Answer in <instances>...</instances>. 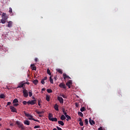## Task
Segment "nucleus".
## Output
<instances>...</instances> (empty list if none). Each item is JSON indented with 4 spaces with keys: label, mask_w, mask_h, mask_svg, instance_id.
<instances>
[{
    "label": "nucleus",
    "mask_w": 130,
    "mask_h": 130,
    "mask_svg": "<svg viewBox=\"0 0 130 130\" xmlns=\"http://www.w3.org/2000/svg\"><path fill=\"white\" fill-rule=\"evenodd\" d=\"M73 83L72 82L71 80H69V82H67L66 85L70 89L71 86H72Z\"/></svg>",
    "instance_id": "6e6552de"
},
{
    "label": "nucleus",
    "mask_w": 130,
    "mask_h": 130,
    "mask_svg": "<svg viewBox=\"0 0 130 130\" xmlns=\"http://www.w3.org/2000/svg\"><path fill=\"white\" fill-rule=\"evenodd\" d=\"M24 124H26V125H30V121L28 120H25L24 122Z\"/></svg>",
    "instance_id": "412c9836"
},
{
    "label": "nucleus",
    "mask_w": 130,
    "mask_h": 130,
    "mask_svg": "<svg viewBox=\"0 0 130 130\" xmlns=\"http://www.w3.org/2000/svg\"><path fill=\"white\" fill-rule=\"evenodd\" d=\"M53 116V115H52V114L51 113H49V115H48V119L50 120L51 118H52V117Z\"/></svg>",
    "instance_id": "a878e982"
},
{
    "label": "nucleus",
    "mask_w": 130,
    "mask_h": 130,
    "mask_svg": "<svg viewBox=\"0 0 130 130\" xmlns=\"http://www.w3.org/2000/svg\"><path fill=\"white\" fill-rule=\"evenodd\" d=\"M0 126H2V124L0 123Z\"/></svg>",
    "instance_id": "bf43d9fd"
},
{
    "label": "nucleus",
    "mask_w": 130,
    "mask_h": 130,
    "mask_svg": "<svg viewBox=\"0 0 130 130\" xmlns=\"http://www.w3.org/2000/svg\"><path fill=\"white\" fill-rule=\"evenodd\" d=\"M75 106L76 107H79V103H75Z\"/></svg>",
    "instance_id": "a18cd8bd"
},
{
    "label": "nucleus",
    "mask_w": 130,
    "mask_h": 130,
    "mask_svg": "<svg viewBox=\"0 0 130 130\" xmlns=\"http://www.w3.org/2000/svg\"><path fill=\"white\" fill-rule=\"evenodd\" d=\"M47 92H48V93H52V90H51V89H47Z\"/></svg>",
    "instance_id": "72a5a7b5"
},
{
    "label": "nucleus",
    "mask_w": 130,
    "mask_h": 130,
    "mask_svg": "<svg viewBox=\"0 0 130 130\" xmlns=\"http://www.w3.org/2000/svg\"><path fill=\"white\" fill-rule=\"evenodd\" d=\"M2 19L4 20L6 22L7 20H8V16H7V14L6 13H3L2 16Z\"/></svg>",
    "instance_id": "f03ea898"
},
{
    "label": "nucleus",
    "mask_w": 130,
    "mask_h": 130,
    "mask_svg": "<svg viewBox=\"0 0 130 130\" xmlns=\"http://www.w3.org/2000/svg\"><path fill=\"white\" fill-rule=\"evenodd\" d=\"M58 123L60 124V125H64V123L62 121H58Z\"/></svg>",
    "instance_id": "bb28decb"
},
{
    "label": "nucleus",
    "mask_w": 130,
    "mask_h": 130,
    "mask_svg": "<svg viewBox=\"0 0 130 130\" xmlns=\"http://www.w3.org/2000/svg\"><path fill=\"white\" fill-rule=\"evenodd\" d=\"M9 13H13V9L12 8H9Z\"/></svg>",
    "instance_id": "79ce46f5"
},
{
    "label": "nucleus",
    "mask_w": 130,
    "mask_h": 130,
    "mask_svg": "<svg viewBox=\"0 0 130 130\" xmlns=\"http://www.w3.org/2000/svg\"><path fill=\"white\" fill-rule=\"evenodd\" d=\"M79 122H81V121H83L82 120V118H79Z\"/></svg>",
    "instance_id": "3c124183"
},
{
    "label": "nucleus",
    "mask_w": 130,
    "mask_h": 130,
    "mask_svg": "<svg viewBox=\"0 0 130 130\" xmlns=\"http://www.w3.org/2000/svg\"><path fill=\"white\" fill-rule=\"evenodd\" d=\"M10 125H11V126H13L14 125V124H13V123H10Z\"/></svg>",
    "instance_id": "5fc2aeb1"
},
{
    "label": "nucleus",
    "mask_w": 130,
    "mask_h": 130,
    "mask_svg": "<svg viewBox=\"0 0 130 130\" xmlns=\"http://www.w3.org/2000/svg\"><path fill=\"white\" fill-rule=\"evenodd\" d=\"M2 106L0 105V107H1Z\"/></svg>",
    "instance_id": "680f3d73"
},
{
    "label": "nucleus",
    "mask_w": 130,
    "mask_h": 130,
    "mask_svg": "<svg viewBox=\"0 0 130 130\" xmlns=\"http://www.w3.org/2000/svg\"><path fill=\"white\" fill-rule=\"evenodd\" d=\"M56 71L59 73V74H62V71H61L60 69H56Z\"/></svg>",
    "instance_id": "cd10ccee"
},
{
    "label": "nucleus",
    "mask_w": 130,
    "mask_h": 130,
    "mask_svg": "<svg viewBox=\"0 0 130 130\" xmlns=\"http://www.w3.org/2000/svg\"><path fill=\"white\" fill-rule=\"evenodd\" d=\"M27 104H30V105H34V104H36V100H32V101H28L27 102Z\"/></svg>",
    "instance_id": "39448f33"
},
{
    "label": "nucleus",
    "mask_w": 130,
    "mask_h": 130,
    "mask_svg": "<svg viewBox=\"0 0 130 130\" xmlns=\"http://www.w3.org/2000/svg\"><path fill=\"white\" fill-rule=\"evenodd\" d=\"M25 116H26L27 117H28V119L29 120H32V119H33V116L29 114H27V113H25Z\"/></svg>",
    "instance_id": "0eeeda50"
},
{
    "label": "nucleus",
    "mask_w": 130,
    "mask_h": 130,
    "mask_svg": "<svg viewBox=\"0 0 130 130\" xmlns=\"http://www.w3.org/2000/svg\"><path fill=\"white\" fill-rule=\"evenodd\" d=\"M62 112L63 113V114L66 116L68 115V113H67V111H66V109L63 108L62 109Z\"/></svg>",
    "instance_id": "5701e85b"
},
{
    "label": "nucleus",
    "mask_w": 130,
    "mask_h": 130,
    "mask_svg": "<svg viewBox=\"0 0 130 130\" xmlns=\"http://www.w3.org/2000/svg\"><path fill=\"white\" fill-rule=\"evenodd\" d=\"M23 94L24 97H25V98H27V97L29 96V94H28V91L26 89H24L23 90Z\"/></svg>",
    "instance_id": "20e7f679"
},
{
    "label": "nucleus",
    "mask_w": 130,
    "mask_h": 130,
    "mask_svg": "<svg viewBox=\"0 0 130 130\" xmlns=\"http://www.w3.org/2000/svg\"><path fill=\"white\" fill-rule=\"evenodd\" d=\"M56 127H57L58 130H62V129H61V128H60V127H59L58 126H57Z\"/></svg>",
    "instance_id": "09e8293b"
},
{
    "label": "nucleus",
    "mask_w": 130,
    "mask_h": 130,
    "mask_svg": "<svg viewBox=\"0 0 130 130\" xmlns=\"http://www.w3.org/2000/svg\"><path fill=\"white\" fill-rule=\"evenodd\" d=\"M28 94H29V97H32V95H33V93H32V91H29L28 92Z\"/></svg>",
    "instance_id": "4c0bfd02"
},
{
    "label": "nucleus",
    "mask_w": 130,
    "mask_h": 130,
    "mask_svg": "<svg viewBox=\"0 0 130 130\" xmlns=\"http://www.w3.org/2000/svg\"><path fill=\"white\" fill-rule=\"evenodd\" d=\"M68 79H70L71 80V79H72V78H71V77H70V76H69V77H68Z\"/></svg>",
    "instance_id": "4d7b16f0"
},
{
    "label": "nucleus",
    "mask_w": 130,
    "mask_h": 130,
    "mask_svg": "<svg viewBox=\"0 0 130 130\" xmlns=\"http://www.w3.org/2000/svg\"><path fill=\"white\" fill-rule=\"evenodd\" d=\"M57 100L61 104H63V99L61 96H57Z\"/></svg>",
    "instance_id": "423d86ee"
},
{
    "label": "nucleus",
    "mask_w": 130,
    "mask_h": 130,
    "mask_svg": "<svg viewBox=\"0 0 130 130\" xmlns=\"http://www.w3.org/2000/svg\"><path fill=\"white\" fill-rule=\"evenodd\" d=\"M11 102H8L7 103V106H9L11 105Z\"/></svg>",
    "instance_id": "de8ad7c7"
},
{
    "label": "nucleus",
    "mask_w": 130,
    "mask_h": 130,
    "mask_svg": "<svg viewBox=\"0 0 130 130\" xmlns=\"http://www.w3.org/2000/svg\"><path fill=\"white\" fill-rule=\"evenodd\" d=\"M24 83H20L17 87V89L19 88H23V87H24Z\"/></svg>",
    "instance_id": "a211bd4d"
},
{
    "label": "nucleus",
    "mask_w": 130,
    "mask_h": 130,
    "mask_svg": "<svg viewBox=\"0 0 130 130\" xmlns=\"http://www.w3.org/2000/svg\"><path fill=\"white\" fill-rule=\"evenodd\" d=\"M59 96H60L61 97H62L63 98H64V99H67L68 98V96H67L64 94H60Z\"/></svg>",
    "instance_id": "2eb2a0df"
},
{
    "label": "nucleus",
    "mask_w": 130,
    "mask_h": 130,
    "mask_svg": "<svg viewBox=\"0 0 130 130\" xmlns=\"http://www.w3.org/2000/svg\"><path fill=\"white\" fill-rule=\"evenodd\" d=\"M18 102H19V101L17 99H15L13 101V103H18Z\"/></svg>",
    "instance_id": "2f4dec72"
},
{
    "label": "nucleus",
    "mask_w": 130,
    "mask_h": 130,
    "mask_svg": "<svg viewBox=\"0 0 130 130\" xmlns=\"http://www.w3.org/2000/svg\"><path fill=\"white\" fill-rule=\"evenodd\" d=\"M32 83H34V84L35 85H37V84H38V80H37V79L34 80L32 81Z\"/></svg>",
    "instance_id": "393cba45"
},
{
    "label": "nucleus",
    "mask_w": 130,
    "mask_h": 130,
    "mask_svg": "<svg viewBox=\"0 0 130 130\" xmlns=\"http://www.w3.org/2000/svg\"><path fill=\"white\" fill-rule=\"evenodd\" d=\"M0 120H2V118H0Z\"/></svg>",
    "instance_id": "052dcab7"
},
{
    "label": "nucleus",
    "mask_w": 130,
    "mask_h": 130,
    "mask_svg": "<svg viewBox=\"0 0 130 130\" xmlns=\"http://www.w3.org/2000/svg\"><path fill=\"white\" fill-rule=\"evenodd\" d=\"M49 120H50V121H57V118L52 117Z\"/></svg>",
    "instance_id": "6ab92c4d"
},
{
    "label": "nucleus",
    "mask_w": 130,
    "mask_h": 130,
    "mask_svg": "<svg viewBox=\"0 0 130 130\" xmlns=\"http://www.w3.org/2000/svg\"><path fill=\"white\" fill-rule=\"evenodd\" d=\"M63 77L64 80H66V79H68V78H69V76L67 75L66 73L63 74Z\"/></svg>",
    "instance_id": "dca6fc26"
},
{
    "label": "nucleus",
    "mask_w": 130,
    "mask_h": 130,
    "mask_svg": "<svg viewBox=\"0 0 130 130\" xmlns=\"http://www.w3.org/2000/svg\"><path fill=\"white\" fill-rule=\"evenodd\" d=\"M16 123L17 125H18L19 128H21V129H24L25 127L24 126V124L22 123V122L19 121H16Z\"/></svg>",
    "instance_id": "f257e3e1"
},
{
    "label": "nucleus",
    "mask_w": 130,
    "mask_h": 130,
    "mask_svg": "<svg viewBox=\"0 0 130 130\" xmlns=\"http://www.w3.org/2000/svg\"><path fill=\"white\" fill-rule=\"evenodd\" d=\"M22 103H23V105H26V104H28V102H26V101H24Z\"/></svg>",
    "instance_id": "ea45409f"
},
{
    "label": "nucleus",
    "mask_w": 130,
    "mask_h": 130,
    "mask_svg": "<svg viewBox=\"0 0 130 130\" xmlns=\"http://www.w3.org/2000/svg\"><path fill=\"white\" fill-rule=\"evenodd\" d=\"M89 122L91 125H93V124H95V121L94 120H92V119L91 118H89Z\"/></svg>",
    "instance_id": "9b49d317"
},
{
    "label": "nucleus",
    "mask_w": 130,
    "mask_h": 130,
    "mask_svg": "<svg viewBox=\"0 0 130 130\" xmlns=\"http://www.w3.org/2000/svg\"><path fill=\"white\" fill-rule=\"evenodd\" d=\"M65 116L67 118V121H69V120H71L72 119V118L71 117V116H69V115H66Z\"/></svg>",
    "instance_id": "4468645a"
},
{
    "label": "nucleus",
    "mask_w": 130,
    "mask_h": 130,
    "mask_svg": "<svg viewBox=\"0 0 130 130\" xmlns=\"http://www.w3.org/2000/svg\"><path fill=\"white\" fill-rule=\"evenodd\" d=\"M38 61V58H35V61L37 62Z\"/></svg>",
    "instance_id": "603ef678"
},
{
    "label": "nucleus",
    "mask_w": 130,
    "mask_h": 130,
    "mask_svg": "<svg viewBox=\"0 0 130 130\" xmlns=\"http://www.w3.org/2000/svg\"><path fill=\"white\" fill-rule=\"evenodd\" d=\"M66 118V116H64V115H62L60 117L61 120H65Z\"/></svg>",
    "instance_id": "aec40b11"
},
{
    "label": "nucleus",
    "mask_w": 130,
    "mask_h": 130,
    "mask_svg": "<svg viewBox=\"0 0 130 130\" xmlns=\"http://www.w3.org/2000/svg\"><path fill=\"white\" fill-rule=\"evenodd\" d=\"M32 120H34V121H36L37 122H39V123H40V121L38 119H35L34 118H32Z\"/></svg>",
    "instance_id": "c9c22d12"
},
{
    "label": "nucleus",
    "mask_w": 130,
    "mask_h": 130,
    "mask_svg": "<svg viewBox=\"0 0 130 130\" xmlns=\"http://www.w3.org/2000/svg\"><path fill=\"white\" fill-rule=\"evenodd\" d=\"M79 124L81 125V126H83L84 125V123H83V121L81 122H79Z\"/></svg>",
    "instance_id": "58836bf2"
},
{
    "label": "nucleus",
    "mask_w": 130,
    "mask_h": 130,
    "mask_svg": "<svg viewBox=\"0 0 130 130\" xmlns=\"http://www.w3.org/2000/svg\"><path fill=\"white\" fill-rule=\"evenodd\" d=\"M36 113H37V114H42V113H44V111H36Z\"/></svg>",
    "instance_id": "b1692460"
},
{
    "label": "nucleus",
    "mask_w": 130,
    "mask_h": 130,
    "mask_svg": "<svg viewBox=\"0 0 130 130\" xmlns=\"http://www.w3.org/2000/svg\"><path fill=\"white\" fill-rule=\"evenodd\" d=\"M40 117H41L42 116H41V115H39Z\"/></svg>",
    "instance_id": "13d9d810"
},
{
    "label": "nucleus",
    "mask_w": 130,
    "mask_h": 130,
    "mask_svg": "<svg viewBox=\"0 0 130 130\" xmlns=\"http://www.w3.org/2000/svg\"><path fill=\"white\" fill-rule=\"evenodd\" d=\"M10 109H11L12 112H17V109H16V108L12 106L10 107Z\"/></svg>",
    "instance_id": "1a4fd4ad"
},
{
    "label": "nucleus",
    "mask_w": 130,
    "mask_h": 130,
    "mask_svg": "<svg viewBox=\"0 0 130 130\" xmlns=\"http://www.w3.org/2000/svg\"><path fill=\"white\" fill-rule=\"evenodd\" d=\"M40 128V126L39 125H36L34 126V128Z\"/></svg>",
    "instance_id": "c03bdc74"
},
{
    "label": "nucleus",
    "mask_w": 130,
    "mask_h": 130,
    "mask_svg": "<svg viewBox=\"0 0 130 130\" xmlns=\"http://www.w3.org/2000/svg\"><path fill=\"white\" fill-rule=\"evenodd\" d=\"M7 27H8V28H12V27H13V22L12 21L8 22Z\"/></svg>",
    "instance_id": "9d476101"
},
{
    "label": "nucleus",
    "mask_w": 130,
    "mask_h": 130,
    "mask_svg": "<svg viewBox=\"0 0 130 130\" xmlns=\"http://www.w3.org/2000/svg\"><path fill=\"white\" fill-rule=\"evenodd\" d=\"M54 108L55 110H56V111H58V110H59L58 109V105H57V104H55V105L54 106Z\"/></svg>",
    "instance_id": "ddd939ff"
},
{
    "label": "nucleus",
    "mask_w": 130,
    "mask_h": 130,
    "mask_svg": "<svg viewBox=\"0 0 130 130\" xmlns=\"http://www.w3.org/2000/svg\"><path fill=\"white\" fill-rule=\"evenodd\" d=\"M54 80H55V81H56V77H54Z\"/></svg>",
    "instance_id": "6e6d98bb"
},
{
    "label": "nucleus",
    "mask_w": 130,
    "mask_h": 130,
    "mask_svg": "<svg viewBox=\"0 0 130 130\" xmlns=\"http://www.w3.org/2000/svg\"><path fill=\"white\" fill-rule=\"evenodd\" d=\"M78 115H80V116H81V117H83V116H84V114L81 112H78Z\"/></svg>",
    "instance_id": "7c9ffc66"
},
{
    "label": "nucleus",
    "mask_w": 130,
    "mask_h": 130,
    "mask_svg": "<svg viewBox=\"0 0 130 130\" xmlns=\"http://www.w3.org/2000/svg\"><path fill=\"white\" fill-rule=\"evenodd\" d=\"M84 121H85V124H86V125L88 124V119H85Z\"/></svg>",
    "instance_id": "a19ab883"
},
{
    "label": "nucleus",
    "mask_w": 130,
    "mask_h": 130,
    "mask_svg": "<svg viewBox=\"0 0 130 130\" xmlns=\"http://www.w3.org/2000/svg\"><path fill=\"white\" fill-rule=\"evenodd\" d=\"M45 90H46V88H43L42 89V91H45Z\"/></svg>",
    "instance_id": "864d4df0"
},
{
    "label": "nucleus",
    "mask_w": 130,
    "mask_h": 130,
    "mask_svg": "<svg viewBox=\"0 0 130 130\" xmlns=\"http://www.w3.org/2000/svg\"><path fill=\"white\" fill-rule=\"evenodd\" d=\"M0 98L1 99H5V98H6V95H5L4 94H0Z\"/></svg>",
    "instance_id": "4be33fe9"
},
{
    "label": "nucleus",
    "mask_w": 130,
    "mask_h": 130,
    "mask_svg": "<svg viewBox=\"0 0 130 130\" xmlns=\"http://www.w3.org/2000/svg\"><path fill=\"white\" fill-rule=\"evenodd\" d=\"M48 75H49V76H51V72H50V70L49 69H48L47 70Z\"/></svg>",
    "instance_id": "c85d7f7f"
},
{
    "label": "nucleus",
    "mask_w": 130,
    "mask_h": 130,
    "mask_svg": "<svg viewBox=\"0 0 130 130\" xmlns=\"http://www.w3.org/2000/svg\"><path fill=\"white\" fill-rule=\"evenodd\" d=\"M19 106V104H14L13 106L17 107V106Z\"/></svg>",
    "instance_id": "49530a36"
},
{
    "label": "nucleus",
    "mask_w": 130,
    "mask_h": 130,
    "mask_svg": "<svg viewBox=\"0 0 130 130\" xmlns=\"http://www.w3.org/2000/svg\"><path fill=\"white\" fill-rule=\"evenodd\" d=\"M0 23H2V24H6V21L5 20H4V19H2Z\"/></svg>",
    "instance_id": "e433bc0d"
},
{
    "label": "nucleus",
    "mask_w": 130,
    "mask_h": 130,
    "mask_svg": "<svg viewBox=\"0 0 130 130\" xmlns=\"http://www.w3.org/2000/svg\"><path fill=\"white\" fill-rule=\"evenodd\" d=\"M43 80H44V81L47 80V77H45L44 79H43Z\"/></svg>",
    "instance_id": "8fccbe9b"
},
{
    "label": "nucleus",
    "mask_w": 130,
    "mask_h": 130,
    "mask_svg": "<svg viewBox=\"0 0 130 130\" xmlns=\"http://www.w3.org/2000/svg\"><path fill=\"white\" fill-rule=\"evenodd\" d=\"M49 80L51 84H53V79L51 78V76L49 77Z\"/></svg>",
    "instance_id": "c756f323"
},
{
    "label": "nucleus",
    "mask_w": 130,
    "mask_h": 130,
    "mask_svg": "<svg viewBox=\"0 0 130 130\" xmlns=\"http://www.w3.org/2000/svg\"><path fill=\"white\" fill-rule=\"evenodd\" d=\"M41 83L42 84V85H44V84H45V82L44 81V80L42 79L41 80Z\"/></svg>",
    "instance_id": "37998d69"
},
{
    "label": "nucleus",
    "mask_w": 130,
    "mask_h": 130,
    "mask_svg": "<svg viewBox=\"0 0 130 130\" xmlns=\"http://www.w3.org/2000/svg\"><path fill=\"white\" fill-rule=\"evenodd\" d=\"M46 100H47L48 102H49V101H50V96H49V95H46Z\"/></svg>",
    "instance_id": "f3484780"
},
{
    "label": "nucleus",
    "mask_w": 130,
    "mask_h": 130,
    "mask_svg": "<svg viewBox=\"0 0 130 130\" xmlns=\"http://www.w3.org/2000/svg\"><path fill=\"white\" fill-rule=\"evenodd\" d=\"M41 103H42V101L41 100H38V105L39 106H41Z\"/></svg>",
    "instance_id": "f704fd0d"
},
{
    "label": "nucleus",
    "mask_w": 130,
    "mask_h": 130,
    "mask_svg": "<svg viewBox=\"0 0 130 130\" xmlns=\"http://www.w3.org/2000/svg\"><path fill=\"white\" fill-rule=\"evenodd\" d=\"M85 110H86V109H85L84 107L80 109V111H81V112H83V111H85Z\"/></svg>",
    "instance_id": "473e14b6"
},
{
    "label": "nucleus",
    "mask_w": 130,
    "mask_h": 130,
    "mask_svg": "<svg viewBox=\"0 0 130 130\" xmlns=\"http://www.w3.org/2000/svg\"><path fill=\"white\" fill-rule=\"evenodd\" d=\"M59 87L60 88H62L63 89H64V90H67V85L64 84L63 83H60L59 85Z\"/></svg>",
    "instance_id": "7ed1b4c3"
},
{
    "label": "nucleus",
    "mask_w": 130,
    "mask_h": 130,
    "mask_svg": "<svg viewBox=\"0 0 130 130\" xmlns=\"http://www.w3.org/2000/svg\"><path fill=\"white\" fill-rule=\"evenodd\" d=\"M30 67L32 71H36V70H37V68L35 67V65L34 64H31L30 65Z\"/></svg>",
    "instance_id": "f8f14e48"
}]
</instances>
